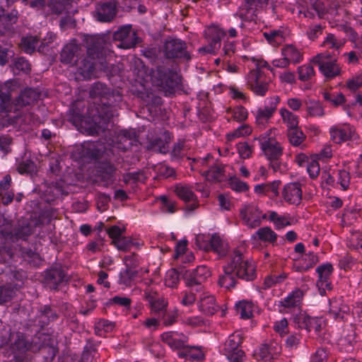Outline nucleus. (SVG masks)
<instances>
[{
	"instance_id": "f257e3e1",
	"label": "nucleus",
	"mask_w": 362,
	"mask_h": 362,
	"mask_svg": "<svg viewBox=\"0 0 362 362\" xmlns=\"http://www.w3.org/2000/svg\"><path fill=\"white\" fill-rule=\"evenodd\" d=\"M107 127L104 132L105 138L100 139L96 141L84 142L82 145L83 153L84 156L98 158L103 154L115 155V150L127 151L130 148L137 140V135L134 130H122L117 134H112L110 132H106Z\"/></svg>"
},
{
	"instance_id": "f03ea898",
	"label": "nucleus",
	"mask_w": 362,
	"mask_h": 362,
	"mask_svg": "<svg viewBox=\"0 0 362 362\" xmlns=\"http://www.w3.org/2000/svg\"><path fill=\"white\" fill-rule=\"evenodd\" d=\"M90 95L93 98H99L101 102V106L98 110L99 121H95L88 130L89 134L98 135L108 127L111 118L117 116V106L122 98L118 91L112 90L105 84L100 82L93 84L90 90Z\"/></svg>"
},
{
	"instance_id": "7ed1b4c3",
	"label": "nucleus",
	"mask_w": 362,
	"mask_h": 362,
	"mask_svg": "<svg viewBox=\"0 0 362 362\" xmlns=\"http://www.w3.org/2000/svg\"><path fill=\"white\" fill-rule=\"evenodd\" d=\"M223 274L219 276L218 285L226 289L235 286L237 279L253 281L256 276L254 264L245 260L242 252L235 250L229 256L227 262L223 266Z\"/></svg>"
},
{
	"instance_id": "20e7f679",
	"label": "nucleus",
	"mask_w": 362,
	"mask_h": 362,
	"mask_svg": "<svg viewBox=\"0 0 362 362\" xmlns=\"http://www.w3.org/2000/svg\"><path fill=\"white\" fill-rule=\"evenodd\" d=\"M86 56L81 57L76 62L77 73L84 79H90L95 69L106 71L108 69L105 50L102 46L100 40L92 35L85 37Z\"/></svg>"
},
{
	"instance_id": "39448f33",
	"label": "nucleus",
	"mask_w": 362,
	"mask_h": 362,
	"mask_svg": "<svg viewBox=\"0 0 362 362\" xmlns=\"http://www.w3.org/2000/svg\"><path fill=\"white\" fill-rule=\"evenodd\" d=\"M151 78L153 83L165 92V95L174 93L181 82L177 71L163 66L157 67Z\"/></svg>"
},
{
	"instance_id": "423d86ee",
	"label": "nucleus",
	"mask_w": 362,
	"mask_h": 362,
	"mask_svg": "<svg viewBox=\"0 0 362 362\" xmlns=\"http://www.w3.org/2000/svg\"><path fill=\"white\" fill-rule=\"evenodd\" d=\"M4 336H6L8 339L6 345L11 344L15 360L17 362H28L26 353L34 349L30 337L20 332L10 333L8 330L4 329Z\"/></svg>"
},
{
	"instance_id": "0eeeda50",
	"label": "nucleus",
	"mask_w": 362,
	"mask_h": 362,
	"mask_svg": "<svg viewBox=\"0 0 362 362\" xmlns=\"http://www.w3.org/2000/svg\"><path fill=\"white\" fill-rule=\"evenodd\" d=\"M243 336L240 332L236 331L229 335L223 345L221 352L229 362H243L245 359V351L242 349Z\"/></svg>"
},
{
	"instance_id": "6e6552de",
	"label": "nucleus",
	"mask_w": 362,
	"mask_h": 362,
	"mask_svg": "<svg viewBox=\"0 0 362 362\" xmlns=\"http://www.w3.org/2000/svg\"><path fill=\"white\" fill-rule=\"evenodd\" d=\"M164 57L168 59L189 62L192 59L187 50V43L178 38H169L164 42L163 47Z\"/></svg>"
},
{
	"instance_id": "1a4fd4ad",
	"label": "nucleus",
	"mask_w": 362,
	"mask_h": 362,
	"mask_svg": "<svg viewBox=\"0 0 362 362\" xmlns=\"http://www.w3.org/2000/svg\"><path fill=\"white\" fill-rule=\"evenodd\" d=\"M246 79L248 88L256 95L263 97L269 90L271 78L261 69L251 70Z\"/></svg>"
},
{
	"instance_id": "9d476101",
	"label": "nucleus",
	"mask_w": 362,
	"mask_h": 362,
	"mask_svg": "<svg viewBox=\"0 0 362 362\" xmlns=\"http://www.w3.org/2000/svg\"><path fill=\"white\" fill-rule=\"evenodd\" d=\"M32 233V228L28 224L13 230L11 222L0 214V236L4 239L12 241L18 239L25 240Z\"/></svg>"
},
{
	"instance_id": "9b49d317",
	"label": "nucleus",
	"mask_w": 362,
	"mask_h": 362,
	"mask_svg": "<svg viewBox=\"0 0 362 362\" xmlns=\"http://www.w3.org/2000/svg\"><path fill=\"white\" fill-rule=\"evenodd\" d=\"M226 34V31L218 26L211 25L206 28L204 30V35L208 45L200 47L199 52L201 54H215L221 47V39Z\"/></svg>"
},
{
	"instance_id": "f8f14e48",
	"label": "nucleus",
	"mask_w": 362,
	"mask_h": 362,
	"mask_svg": "<svg viewBox=\"0 0 362 362\" xmlns=\"http://www.w3.org/2000/svg\"><path fill=\"white\" fill-rule=\"evenodd\" d=\"M331 140L340 144L348 141H356L359 136L356 129L350 124H337L332 126L329 130Z\"/></svg>"
},
{
	"instance_id": "ddd939ff",
	"label": "nucleus",
	"mask_w": 362,
	"mask_h": 362,
	"mask_svg": "<svg viewBox=\"0 0 362 362\" xmlns=\"http://www.w3.org/2000/svg\"><path fill=\"white\" fill-rule=\"evenodd\" d=\"M211 276L209 269L205 265H199L196 269L187 271L184 281L187 287H195L197 293L203 291L202 284Z\"/></svg>"
},
{
	"instance_id": "4468645a",
	"label": "nucleus",
	"mask_w": 362,
	"mask_h": 362,
	"mask_svg": "<svg viewBox=\"0 0 362 362\" xmlns=\"http://www.w3.org/2000/svg\"><path fill=\"white\" fill-rule=\"evenodd\" d=\"M271 132L272 129H269L262 134L258 139L260 148L269 160L281 158L283 154L280 144L270 136Z\"/></svg>"
},
{
	"instance_id": "2eb2a0df",
	"label": "nucleus",
	"mask_w": 362,
	"mask_h": 362,
	"mask_svg": "<svg viewBox=\"0 0 362 362\" xmlns=\"http://www.w3.org/2000/svg\"><path fill=\"white\" fill-rule=\"evenodd\" d=\"M313 62L319 66L320 72L327 78H332L340 74L341 69L337 59L331 57L329 54H319Z\"/></svg>"
},
{
	"instance_id": "dca6fc26",
	"label": "nucleus",
	"mask_w": 362,
	"mask_h": 362,
	"mask_svg": "<svg viewBox=\"0 0 362 362\" xmlns=\"http://www.w3.org/2000/svg\"><path fill=\"white\" fill-rule=\"evenodd\" d=\"M281 352V346L276 340H269L262 344L254 351V356L258 361L271 362L277 358Z\"/></svg>"
},
{
	"instance_id": "f3484780",
	"label": "nucleus",
	"mask_w": 362,
	"mask_h": 362,
	"mask_svg": "<svg viewBox=\"0 0 362 362\" xmlns=\"http://www.w3.org/2000/svg\"><path fill=\"white\" fill-rule=\"evenodd\" d=\"M279 102L280 98L278 95H274L265 100L264 107H259L254 112L257 125L262 128L269 122V119L273 117Z\"/></svg>"
},
{
	"instance_id": "a211bd4d",
	"label": "nucleus",
	"mask_w": 362,
	"mask_h": 362,
	"mask_svg": "<svg viewBox=\"0 0 362 362\" xmlns=\"http://www.w3.org/2000/svg\"><path fill=\"white\" fill-rule=\"evenodd\" d=\"M304 296V291L296 288L289 293L286 297L278 301L276 305L281 313H293L296 310H300Z\"/></svg>"
},
{
	"instance_id": "6ab92c4d",
	"label": "nucleus",
	"mask_w": 362,
	"mask_h": 362,
	"mask_svg": "<svg viewBox=\"0 0 362 362\" xmlns=\"http://www.w3.org/2000/svg\"><path fill=\"white\" fill-rule=\"evenodd\" d=\"M84 54L83 47L74 39L63 47L60 54V61L64 64L74 65Z\"/></svg>"
},
{
	"instance_id": "aec40b11",
	"label": "nucleus",
	"mask_w": 362,
	"mask_h": 362,
	"mask_svg": "<svg viewBox=\"0 0 362 362\" xmlns=\"http://www.w3.org/2000/svg\"><path fill=\"white\" fill-rule=\"evenodd\" d=\"M113 39L119 42L117 47L123 49L132 48L139 42L136 33L132 30L129 25L122 26L116 30L113 34Z\"/></svg>"
},
{
	"instance_id": "412c9836",
	"label": "nucleus",
	"mask_w": 362,
	"mask_h": 362,
	"mask_svg": "<svg viewBox=\"0 0 362 362\" xmlns=\"http://www.w3.org/2000/svg\"><path fill=\"white\" fill-rule=\"evenodd\" d=\"M117 14V3L115 1H100L95 5V18L99 22H111Z\"/></svg>"
},
{
	"instance_id": "4be33fe9",
	"label": "nucleus",
	"mask_w": 362,
	"mask_h": 362,
	"mask_svg": "<svg viewBox=\"0 0 362 362\" xmlns=\"http://www.w3.org/2000/svg\"><path fill=\"white\" fill-rule=\"evenodd\" d=\"M66 274L61 267H52L44 272L43 283L51 290H57L65 281Z\"/></svg>"
},
{
	"instance_id": "5701e85b",
	"label": "nucleus",
	"mask_w": 362,
	"mask_h": 362,
	"mask_svg": "<svg viewBox=\"0 0 362 362\" xmlns=\"http://www.w3.org/2000/svg\"><path fill=\"white\" fill-rule=\"evenodd\" d=\"M240 216L245 225L251 228L258 227L262 218H265L258 207L253 204H248L240 210Z\"/></svg>"
},
{
	"instance_id": "b1692460",
	"label": "nucleus",
	"mask_w": 362,
	"mask_h": 362,
	"mask_svg": "<svg viewBox=\"0 0 362 362\" xmlns=\"http://www.w3.org/2000/svg\"><path fill=\"white\" fill-rule=\"evenodd\" d=\"M281 195L284 200L288 204H300L303 196L301 184L299 182L287 183L283 188Z\"/></svg>"
},
{
	"instance_id": "393cba45",
	"label": "nucleus",
	"mask_w": 362,
	"mask_h": 362,
	"mask_svg": "<svg viewBox=\"0 0 362 362\" xmlns=\"http://www.w3.org/2000/svg\"><path fill=\"white\" fill-rule=\"evenodd\" d=\"M318 274L317 286L319 287L320 294L325 293V290H331L330 276L333 272V267L331 264L327 263L319 266L316 269Z\"/></svg>"
},
{
	"instance_id": "a878e982",
	"label": "nucleus",
	"mask_w": 362,
	"mask_h": 362,
	"mask_svg": "<svg viewBox=\"0 0 362 362\" xmlns=\"http://www.w3.org/2000/svg\"><path fill=\"white\" fill-rule=\"evenodd\" d=\"M350 308L344 301L342 297L333 298L329 300V314L336 320L345 319L349 313Z\"/></svg>"
},
{
	"instance_id": "bb28decb",
	"label": "nucleus",
	"mask_w": 362,
	"mask_h": 362,
	"mask_svg": "<svg viewBox=\"0 0 362 362\" xmlns=\"http://www.w3.org/2000/svg\"><path fill=\"white\" fill-rule=\"evenodd\" d=\"M40 95L33 88H25L22 90L13 103V111L19 110L20 108L32 105L36 101Z\"/></svg>"
},
{
	"instance_id": "cd10ccee",
	"label": "nucleus",
	"mask_w": 362,
	"mask_h": 362,
	"mask_svg": "<svg viewBox=\"0 0 362 362\" xmlns=\"http://www.w3.org/2000/svg\"><path fill=\"white\" fill-rule=\"evenodd\" d=\"M145 298L149 303L151 312L160 316L167 309L168 302L163 298L159 297L157 293H151L146 290L144 292Z\"/></svg>"
},
{
	"instance_id": "c85d7f7f",
	"label": "nucleus",
	"mask_w": 362,
	"mask_h": 362,
	"mask_svg": "<svg viewBox=\"0 0 362 362\" xmlns=\"http://www.w3.org/2000/svg\"><path fill=\"white\" fill-rule=\"evenodd\" d=\"M197 305L199 310L208 315H214L218 310L214 297L204 293L203 291L199 294Z\"/></svg>"
},
{
	"instance_id": "c756f323",
	"label": "nucleus",
	"mask_w": 362,
	"mask_h": 362,
	"mask_svg": "<svg viewBox=\"0 0 362 362\" xmlns=\"http://www.w3.org/2000/svg\"><path fill=\"white\" fill-rule=\"evenodd\" d=\"M281 54L282 57H285L291 64H300L303 60L302 50L293 45H284L281 49Z\"/></svg>"
},
{
	"instance_id": "7c9ffc66",
	"label": "nucleus",
	"mask_w": 362,
	"mask_h": 362,
	"mask_svg": "<svg viewBox=\"0 0 362 362\" xmlns=\"http://www.w3.org/2000/svg\"><path fill=\"white\" fill-rule=\"evenodd\" d=\"M162 340L173 349L182 350L185 344V337L172 332H165L161 335Z\"/></svg>"
},
{
	"instance_id": "2f4dec72",
	"label": "nucleus",
	"mask_w": 362,
	"mask_h": 362,
	"mask_svg": "<svg viewBox=\"0 0 362 362\" xmlns=\"http://www.w3.org/2000/svg\"><path fill=\"white\" fill-rule=\"evenodd\" d=\"M300 326L308 332L315 331L320 332L324 325V320L322 317H311L309 315L303 316L298 322Z\"/></svg>"
},
{
	"instance_id": "473e14b6",
	"label": "nucleus",
	"mask_w": 362,
	"mask_h": 362,
	"mask_svg": "<svg viewBox=\"0 0 362 362\" xmlns=\"http://www.w3.org/2000/svg\"><path fill=\"white\" fill-rule=\"evenodd\" d=\"M280 184V180H274L271 182L257 185L255 186L254 191L258 194L267 195L270 197H276L279 194V187Z\"/></svg>"
},
{
	"instance_id": "72a5a7b5",
	"label": "nucleus",
	"mask_w": 362,
	"mask_h": 362,
	"mask_svg": "<svg viewBox=\"0 0 362 362\" xmlns=\"http://www.w3.org/2000/svg\"><path fill=\"white\" fill-rule=\"evenodd\" d=\"M277 237V234L271 228L267 226L259 228L252 235V238L254 240H259L272 245L276 243Z\"/></svg>"
},
{
	"instance_id": "f704fd0d",
	"label": "nucleus",
	"mask_w": 362,
	"mask_h": 362,
	"mask_svg": "<svg viewBox=\"0 0 362 362\" xmlns=\"http://www.w3.org/2000/svg\"><path fill=\"white\" fill-rule=\"evenodd\" d=\"M177 355L181 358L189 361H199L204 358V354L200 348L187 345H185L182 350L179 351Z\"/></svg>"
},
{
	"instance_id": "c9c22d12",
	"label": "nucleus",
	"mask_w": 362,
	"mask_h": 362,
	"mask_svg": "<svg viewBox=\"0 0 362 362\" xmlns=\"http://www.w3.org/2000/svg\"><path fill=\"white\" fill-rule=\"evenodd\" d=\"M18 21V11L13 10L10 13H5V11L2 8L0 9V28L2 27L3 30H0V32H4L10 30L15 23Z\"/></svg>"
},
{
	"instance_id": "e433bc0d",
	"label": "nucleus",
	"mask_w": 362,
	"mask_h": 362,
	"mask_svg": "<svg viewBox=\"0 0 362 362\" xmlns=\"http://www.w3.org/2000/svg\"><path fill=\"white\" fill-rule=\"evenodd\" d=\"M226 166L222 164H215L211 166L208 170L204 173L206 179L211 182H222L226 178Z\"/></svg>"
},
{
	"instance_id": "4c0bfd02",
	"label": "nucleus",
	"mask_w": 362,
	"mask_h": 362,
	"mask_svg": "<svg viewBox=\"0 0 362 362\" xmlns=\"http://www.w3.org/2000/svg\"><path fill=\"white\" fill-rule=\"evenodd\" d=\"M269 220L273 222L276 230L291 226L293 222V218L289 214L279 215L276 211L269 212Z\"/></svg>"
},
{
	"instance_id": "58836bf2",
	"label": "nucleus",
	"mask_w": 362,
	"mask_h": 362,
	"mask_svg": "<svg viewBox=\"0 0 362 362\" xmlns=\"http://www.w3.org/2000/svg\"><path fill=\"white\" fill-rule=\"evenodd\" d=\"M304 105L306 111V117H321L325 115V109L318 100H305Z\"/></svg>"
},
{
	"instance_id": "ea45409f",
	"label": "nucleus",
	"mask_w": 362,
	"mask_h": 362,
	"mask_svg": "<svg viewBox=\"0 0 362 362\" xmlns=\"http://www.w3.org/2000/svg\"><path fill=\"white\" fill-rule=\"evenodd\" d=\"M254 305L251 301L243 300L235 304L237 314L244 320L250 319L253 315Z\"/></svg>"
},
{
	"instance_id": "a19ab883",
	"label": "nucleus",
	"mask_w": 362,
	"mask_h": 362,
	"mask_svg": "<svg viewBox=\"0 0 362 362\" xmlns=\"http://www.w3.org/2000/svg\"><path fill=\"white\" fill-rule=\"evenodd\" d=\"M279 114L283 122L287 127V130L299 127V117L298 115L284 107L279 110Z\"/></svg>"
},
{
	"instance_id": "79ce46f5",
	"label": "nucleus",
	"mask_w": 362,
	"mask_h": 362,
	"mask_svg": "<svg viewBox=\"0 0 362 362\" xmlns=\"http://www.w3.org/2000/svg\"><path fill=\"white\" fill-rule=\"evenodd\" d=\"M200 293L195 291V287H187V289L181 292L178 300L179 302L184 306L192 305L197 298V295L199 296Z\"/></svg>"
},
{
	"instance_id": "37998d69",
	"label": "nucleus",
	"mask_w": 362,
	"mask_h": 362,
	"mask_svg": "<svg viewBox=\"0 0 362 362\" xmlns=\"http://www.w3.org/2000/svg\"><path fill=\"white\" fill-rule=\"evenodd\" d=\"M209 244L206 246V250H211L220 256L226 254V247L222 239L216 234H214L209 240Z\"/></svg>"
},
{
	"instance_id": "c03bdc74",
	"label": "nucleus",
	"mask_w": 362,
	"mask_h": 362,
	"mask_svg": "<svg viewBox=\"0 0 362 362\" xmlns=\"http://www.w3.org/2000/svg\"><path fill=\"white\" fill-rule=\"evenodd\" d=\"M170 141V133L165 132L161 136L156 137L152 141L151 146L153 148L158 150L160 153H165L168 150Z\"/></svg>"
},
{
	"instance_id": "a18cd8bd",
	"label": "nucleus",
	"mask_w": 362,
	"mask_h": 362,
	"mask_svg": "<svg viewBox=\"0 0 362 362\" xmlns=\"http://www.w3.org/2000/svg\"><path fill=\"white\" fill-rule=\"evenodd\" d=\"M69 6L68 0H51L48 4L51 13L57 16L67 13Z\"/></svg>"
},
{
	"instance_id": "49530a36",
	"label": "nucleus",
	"mask_w": 362,
	"mask_h": 362,
	"mask_svg": "<svg viewBox=\"0 0 362 362\" xmlns=\"http://www.w3.org/2000/svg\"><path fill=\"white\" fill-rule=\"evenodd\" d=\"M287 136L290 144L293 146H300L306 138L300 127L287 130Z\"/></svg>"
},
{
	"instance_id": "de8ad7c7",
	"label": "nucleus",
	"mask_w": 362,
	"mask_h": 362,
	"mask_svg": "<svg viewBox=\"0 0 362 362\" xmlns=\"http://www.w3.org/2000/svg\"><path fill=\"white\" fill-rule=\"evenodd\" d=\"M175 192L176 194L185 202L194 201L197 199L192 187L187 185H177L175 187Z\"/></svg>"
},
{
	"instance_id": "09e8293b",
	"label": "nucleus",
	"mask_w": 362,
	"mask_h": 362,
	"mask_svg": "<svg viewBox=\"0 0 362 362\" xmlns=\"http://www.w3.org/2000/svg\"><path fill=\"white\" fill-rule=\"evenodd\" d=\"M113 245L118 250L122 252H128L134 247H138L139 243L134 242L132 238L126 236H122L120 238L115 240Z\"/></svg>"
},
{
	"instance_id": "8fccbe9b",
	"label": "nucleus",
	"mask_w": 362,
	"mask_h": 362,
	"mask_svg": "<svg viewBox=\"0 0 362 362\" xmlns=\"http://www.w3.org/2000/svg\"><path fill=\"white\" fill-rule=\"evenodd\" d=\"M3 281H0V284ZM16 293L14 287L11 284L0 285V305H4L12 300Z\"/></svg>"
},
{
	"instance_id": "3c124183",
	"label": "nucleus",
	"mask_w": 362,
	"mask_h": 362,
	"mask_svg": "<svg viewBox=\"0 0 362 362\" xmlns=\"http://www.w3.org/2000/svg\"><path fill=\"white\" fill-rule=\"evenodd\" d=\"M298 78L301 81L312 80L315 75L314 67L310 64H305L298 67Z\"/></svg>"
},
{
	"instance_id": "603ef678",
	"label": "nucleus",
	"mask_w": 362,
	"mask_h": 362,
	"mask_svg": "<svg viewBox=\"0 0 362 362\" xmlns=\"http://www.w3.org/2000/svg\"><path fill=\"white\" fill-rule=\"evenodd\" d=\"M38 42L37 37L27 36L21 39L20 45L24 52L30 54L35 51Z\"/></svg>"
},
{
	"instance_id": "864d4df0",
	"label": "nucleus",
	"mask_w": 362,
	"mask_h": 362,
	"mask_svg": "<svg viewBox=\"0 0 362 362\" xmlns=\"http://www.w3.org/2000/svg\"><path fill=\"white\" fill-rule=\"evenodd\" d=\"M13 104L11 102V94L8 90L0 89V112L13 111Z\"/></svg>"
},
{
	"instance_id": "5fc2aeb1",
	"label": "nucleus",
	"mask_w": 362,
	"mask_h": 362,
	"mask_svg": "<svg viewBox=\"0 0 362 362\" xmlns=\"http://www.w3.org/2000/svg\"><path fill=\"white\" fill-rule=\"evenodd\" d=\"M288 278V274L281 272L279 274H273L267 276L264 281V288H269L278 284H281Z\"/></svg>"
},
{
	"instance_id": "6e6d98bb",
	"label": "nucleus",
	"mask_w": 362,
	"mask_h": 362,
	"mask_svg": "<svg viewBox=\"0 0 362 362\" xmlns=\"http://www.w3.org/2000/svg\"><path fill=\"white\" fill-rule=\"evenodd\" d=\"M319 262L318 256L314 252L305 254L300 265L299 266L300 272H307L313 268Z\"/></svg>"
},
{
	"instance_id": "4d7b16f0",
	"label": "nucleus",
	"mask_w": 362,
	"mask_h": 362,
	"mask_svg": "<svg viewBox=\"0 0 362 362\" xmlns=\"http://www.w3.org/2000/svg\"><path fill=\"white\" fill-rule=\"evenodd\" d=\"M138 272L131 269H127L119 274V284L125 286H131Z\"/></svg>"
},
{
	"instance_id": "13d9d810",
	"label": "nucleus",
	"mask_w": 362,
	"mask_h": 362,
	"mask_svg": "<svg viewBox=\"0 0 362 362\" xmlns=\"http://www.w3.org/2000/svg\"><path fill=\"white\" fill-rule=\"evenodd\" d=\"M337 184L340 185L343 190L349 189L351 182V176L349 171L341 169L337 171Z\"/></svg>"
},
{
	"instance_id": "bf43d9fd",
	"label": "nucleus",
	"mask_w": 362,
	"mask_h": 362,
	"mask_svg": "<svg viewBox=\"0 0 362 362\" xmlns=\"http://www.w3.org/2000/svg\"><path fill=\"white\" fill-rule=\"evenodd\" d=\"M227 112L231 115L233 120L241 122L247 118V110L243 106H237L233 109H229Z\"/></svg>"
},
{
	"instance_id": "052dcab7",
	"label": "nucleus",
	"mask_w": 362,
	"mask_h": 362,
	"mask_svg": "<svg viewBox=\"0 0 362 362\" xmlns=\"http://www.w3.org/2000/svg\"><path fill=\"white\" fill-rule=\"evenodd\" d=\"M252 133V128L247 124H243L236 129L228 134L227 137L229 141L237 138L250 135Z\"/></svg>"
},
{
	"instance_id": "680f3d73",
	"label": "nucleus",
	"mask_w": 362,
	"mask_h": 362,
	"mask_svg": "<svg viewBox=\"0 0 362 362\" xmlns=\"http://www.w3.org/2000/svg\"><path fill=\"white\" fill-rule=\"evenodd\" d=\"M233 16L241 20L239 27L242 29L243 35H247L250 30L248 27L252 22L248 19L246 13L243 11V8L240 7L239 10L234 13Z\"/></svg>"
},
{
	"instance_id": "e2e57ef3",
	"label": "nucleus",
	"mask_w": 362,
	"mask_h": 362,
	"mask_svg": "<svg viewBox=\"0 0 362 362\" xmlns=\"http://www.w3.org/2000/svg\"><path fill=\"white\" fill-rule=\"evenodd\" d=\"M228 185L230 188L237 192H245L249 190V185L247 182L240 180L236 177H232L229 179Z\"/></svg>"
},
{
	"instance_id": "0e129e2a",
	"label": "nucleus",
	"mask_w": 362,
	"mask_h": 362,
	"mask_svg": "<svg viewBox=\"0 0 362 362\" xmlns=\"http://www.w3.org/2000/svg\"><path fill=\"white\" fill-rule=\"evenodd\" d=\"M323 44L328 48L339 49L344 45L345 41L341 39H337L334 35L329 33L325 37Z\"/></svg>"
},
{
	"instance_id": "69168bd1",
	"label": "nucleus",
	"mask_w": 362,
	"mask_h": 362,
	"mask_svg": "<svg viewBox=\"0 0 362 362\" xmlns=\"http://www.w3.org/2000/svg\"><path fill=\"white\" fill-rule=\"evenodd\" d=\"M323 98L326 101L329 102L334 106H339L345 102V97L341 93H323Z\"/></svg>"
},
{
	"instance_id": "338daca9",
	"label": "nucleus",
	"mask_w": 362,
	"mask_h": 362,
	"mask_svg": "<svg viewBox=\"0 0 362 362\" xmlns=\"http://www.w3.org/2000/svg\"><path fill=\"white\" fill-rule=\"evenodd\" d=\"M180 281V274L175 269L168 270L165 274V284L170 288L176 287Z\"/></svg>"
},
{
	"instance_id": "774afa93",
	"label": "nucleus",
	"mask_w": 362,
	"mask_h": 362,
	"mask_svg": "<svg viewBox=\"0 0 362 362\" xmlns=\"http://www.w3.org/2000/svg\"><path fill=\"white\" fill-rule=\"evenodd\" d=\"M187 147L185 140H179L173 146L171 156L173 159H179L185 155Z\"/></svg>"
}]
</instances>
